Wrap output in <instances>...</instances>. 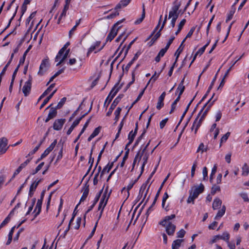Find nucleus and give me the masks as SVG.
<instances>
[{"label": "nucleus", "instance_id": "f257e3e1", "mask_svg": "<svg viewBox=\"0 0 249 249\" xmlns=\"http://www.w3.org/2000/svg\"><path fill=\"white\" fill-rule=\"evenodd\" d=\"M147 182H145V183H143L142 184V186L141 187V188H140V191H139V195H138L137 198L135 200V203H137L138 201H139L140 200V199L142 197V195H143V194H144V196H143V198L142 199V200L136 207V209L134 210V212H135L136 211V210L138 209V208L141 205V204L142 203V202H143V201L144 200V199H145V198L146 196V195L147 194V193H148V189H149V187H148V188L147 189V190L145 191V189H146V188L147 187Z\"/></svg>", "mask_w": 249, "mask_h": 249}, {"label": "nucleus", "instance_id": "f03ea898", "mask_svg": "<svg viewBox=\"0 0 249 249\" xmlns=\"http://www.w3.org/2000/svg\"><path fill=\"white\" fill-rule=\"evenodd\" d=\"M119 84V81L115 84V85L113 87L112 89L111 90L110 92H109L108 96L107 97V99L105 101V104L107 103V101H108V103L107 104V106L110 104V103L111 102L113 98L114 97V96L116 95V94L118 93L119 90L121 89L123 84H121L120 86H118Z\"/></svg>", "mask_w": 249, "mask_h": 249}, {"label": "nucleus", "instance_id": "7ed1b4c3", "mask_svg": "<svg viewBox=\"0 0 249 249\" xmlns=\"http://www.w3.org/2000/svg\"><path fill=\"white\" fill-rule=\"evenodd\" d=\"M178 0H176L174 2L175 4L171 9V10L169 12L168 18H171L172 17H178L179 13L181 12V10H179V8L181 5L180 2L177 3Z\"/></svg>", "mask_w": 249, "mask_h": 249}, {"label": "nucleus", "instance_id": "20e7f679", "mask_svg": "<svg viewBox=\"0 0 249 249\" xmlns=\"http://www.w3.org/2000/svg\"><path fill=\"white\" fill-rule=\"evenodd\" d=\"M123 94H120L113 101V103L111 104L108 111L107 112L106 115L107 116H109L113 110L114 109L115 107L117 106V105L118 104V103L121 101V99L124 97Z\"/></svg>", "mask_w": 249, "mask_h": 249}, {"label": "nucleus", "instance_id": "39448f33", "mask_svg": "<svg viewBox=\"0 0 249 249\" xmlns=\"http://www.w3.org/2000/svg\"><path fill=\"white\" fill-rule=\"evenodd\" d=\"M49 67V61L48 59H43L39 67V70L38 71V74L42 75L46 72Z\"/></svg>", "mask_w": 249, "mask_h": 249}, {"label": "nucleus", "instance_id": "423d86ee", "mask_svg": "<svg viewBox=\"0 0 249 249\" xmlns=\"http://www.w3.org/2000/svg\"><path fill=\"white\" fill-rule=\"evenodd\" d=\"M32 78L31 76H29V79L26 81L23 87L22 92L25 96H27L31 89Z\"/></svg>", "mask_w": 249, "mask_h": 249}, {"label": "nucleus", "instance_id": "0eeeda50", "mask_svg": "<svg viewBox=\"0 0 249 249\" xmlns=\"http://www.w3.org/2000/svg\"><path fill=\"white\" fill-rule=\"evenodd\" d=\"M150 143V140L146 144V145L144 147V148L142 150V151H141V150L138 151V152L137 153V154H136V156H135V157L134 158V161H133V162L132 169L134 168L135 164H136V162L137 160H138L139 162L141 160L142 157L143 155L144 152L146 150V149L148 147V146L149 145Z\"/></svg>", "mask_w": 249, "mask_h": 249}, {"label": "nucleus", "instance_id": "6e6552de", "mask_svg": "<svg viewBox=\"0 0 249 249\" xmlns=\"http://www.w3.org/2000/svg\"><path fill=\"white\" fill-rule=\"evenodd\" d=\"M82 191H83V195L80 198L79 204L81 202L86 200L89 193V185L88 184V181L84 184V185L82 188Z\"/></svg>", "mask_w": 249, "mask_h": 249}, {"label": "nucleus", "instance_id": "1a4fd4ad", "mask_svg": "<svg viewBox=\"0 0 249 249\" xmlns=\"http://www.w3.org/2000/svg\"><path fill=\"white\" fill-rule=\"evenodd\" d=\"M121 28V26L118 27L117 29H115V28L112 27L110 32L107 36L106 38V42L109 41H112L115 36L117 35L118 32L119 30Z\"/></svg>", "mask_w": 249, "mask_h": 249}, {"label": "nucleus", "instance_id": "9d476101", "mask_svg": "<svg viewBox=\"0 0 249 249\" xmlns=\"http://www.w3.org/2000/svg\"><path fill=\"white\" fill-rule=\"evenodd\" d=\"M164 227L166 229V232L168 235L172 236L174 235L176 228L174 224H172L171 222H169Z\"/></svg>", "mask_w": 249, "mask_h": 249}, {"label": "nucleus", "instance_id": "9b49d317", "mask_svg": "<svg viewBox=\"0 0 249 249\" xmlns=\"http://www.w3.org/2000/svg\"><path fill=\"white\" fill-rule=\"evenodd\" d=\"M7 139L5 137H2L0 139V154H4L7 150L6 148L7 145Z\"/></svg>", "mask_w": 249, "mask_h": 249}, {"label": "nucleus", "instance_id": "f8f14e48", "mask_svg": "<svg viewBox=\"0 0 249 249\" xmlns=\"http://www.w3.org/2000/svg\"><path fill=\"white\" fill-rule=\"evenodd\" d=\"M66 122L65 119H57L53 124V128L55 130H60Z\"/></svg>", "mask_w": 249, "mask_h": 249}, {"label": "nucleus", "instance_id": "ddd939ff", "mask_svg": "<svg viewBox=\"0 0 249 249\" xmlns=\"http://www.w3.org/2000/svg\"><path fill=\"white\" fill-rule=\"evenodd\" d=\"M204 185L202 183H200L199 186H195L193 191H192V193L194 195L195 197L196 196L197 197L198 195L204 191Z\"/></svg>", "mask_w": 249, "mask_h": 249}, {"label": "nucleus", "instance_id": "4468645a", "mask_svg": "<svg viewBox=\"0 0 249 249\" xmlns=\"http://www.w3.org/2000/svg\"><path fill=\"white\" fill-rule=\"evenodd\" d=\"M108 199L109 198H108L106 196H105V195L102 196V198L100 200L99 206H98V210L99 211H100V210H102V211H104V209L107 203Z\"/></svg>", "mask_w": 249, "mask_h": 249}, {"label": "nucleus", "instance_id": "2eb2a0df", "mask_svg": "<svg viewBox=\"0 0 249 249\" xmlns=\"http://www.w3.org/2000/svg\"><path fill=\"white\" fill-rule=\"evenodd\" d=\"M57 143V140H54L51 144L42 154V158L46 157L54 148Z\"/></svg>", "mask_w": 249, "mask_h": 249}, {"label": "nucleus", "instance_id": "dca6fc26", "mask_svg": "<svg viewBox=\"0 0 249 249\" xmlns=\"http://www.w3.org/2000/svg\"><path fill=\"white\" fill-rule=\"evenodd\" d=\"M176 215L175 214H172L170 215L166 216L164 217L163 220L160 222L159 224L163 227H165L166 225L170 222V220L175 218Z\"/></svg>", "mask_w": 249, "mask_h": 249}, {"label": "nucleus", "instance_id": "f3484780", "mask_svg": "<svg viewBox=\"0 0 249 249\" xmlns=\"http://www.w3.org/2000/svg\"><path fill=\"white\" fill-rule=\"evenodd\" d=\"M166 95L165 91L163 92L160 96L159 97L158 102L157 105V108L160 109L164 106L163 101Z\"/></svg>", "mask_w": 249, "mask_h": 249}, {"label": "nucleus", "instance_id": "a211bd4d", "mask_svg": "<svg viewBox=\"0 0 249 249\" xmlns=\"http://www.w3.org/2000/svg\"><path fill=\"white\" fill-rule=\"evenodd\" d=\"M131 0H121L120 2L117 4L115 9L117 10L120 9L123 7L126 6L131 1Z\"/></svg>", "mask_w": 249, "mask_h": 249}, {"label": "nucleus", "instance_id": "6ab92c4d", "mask_svg": "<svg viewBox=\"0 0 249 249\" xmlns=\"http://www.w3.org/2000/svg\"><path fill=\"white\" fill-rule=\"evenodd\" d=\"M57 89L53 90L51 94H50L43 102L40 107V109H42L44 106L49 102V101L52 98L54 94L56 92Z\"/></svg>", "mask_w": 249, "mask_h": 249}, {"label": "nucleus", "instance_id": "aec40b11", "mask_svg": "<svg viewBox=\"0 0 249 249\" xmlns=\"http://www.w3.org/2000/svg\"><path fill=\"white\" fill-rule=\"evenodd\" d=\"M222 204V201L219 198H215L213 202L212 207L213 210L217 209Z\"/></svg>", "mask_w": 249, "mask_h": 249}, {"label": "nucleus", "instance_id": "412c9836", "mask_svg": "<svg viewBox=\"0 0 249 249\" xmlns=\"http://www.w3.org/2000/svg\"><path fill=\"white\" fill-rule=\"evenodd\" d=\"M207 112H206V111H204L203 112V114L202 115H201L199 120L197 122V124H196V128H195V133L196 134V132H197V131L198 129V128L200 127L201 124V123L202 122V121L203 120V119H204V118L205 117L206 115H207Z\"/></svg>", "mask_w": 249, "mask_h": 249}, {"label": "nucleus", "instance_id": "4be33fe9", "mask_svg": "<svg viewBox=\"0 0 249 249\" xmlns=\"http://www.w3.org/2000/svg\"><path fill=\"white\" fill-rule=\"evenodd\" d=\"M225 211H226V206L225 205H223L222 206L221 209L219 210L218 211L216 216L214 217V219L217 220V219L220 218L224 214V213H225Z\"/></svg>", "mask_w": 249, "mask_h": 249}, {"label": "nucleus", "instance_id": "5701e85b", "mask_svg": "<svg viewBox=\"0 0 249 249\" xmlns=\"http://www.w3.org/2000/svg\"><path fill=\"white\" fill-rule=\"evenodd\" d=\"M217 78V74H215V75L214 76V78H213L212 82H211V84L210 85V86H209L208 89V90L207 91L206 93H205V94L203 96V97H202V100H204L206 97L207 96H208L209 93L210 92V90H211V89L213 88V87L214 84V82L215 81H216V79Z\"/></svg>", "mask_w": 249, "mask_h": 249}, {"label": "nucleus", "instance_id": "b1692460", "mask_svg": "<svg viewBox=\"0 0 249 249\" xmlns=\"http://www.w3.org/2000/svg\"><path fill=\"white\" fill-rule=\"evenodd\" d=\"M183 241L182 239H177L174 241L172 245V249H178Z\"/></svg>", "mask_w": 249, "mask_h": 249}, {"label": "nucleus", "instance_id": "393cba45", "mask_svg": "<svg viewBox=\"0 0 249 249\" xmlns=\"http://www.w3.org/2000/svg\"><path fill=\"white\" fill-rule=\"evenodd\" d=\"M114 162H111L110 164H108L103 169V170L101 172L100 177H102L103 175L104 174V173L107 172V173L109 172V171L111 170L112 167L113 166Z\"/></svg>", "mask_w": 249, "mask_h": 249}, {"label": "nucleus", "instance_id": "a878e982", "mask_svg": "<svg viewBox=\"0 0 249 249\" xmlns=\"http://www.w3.org/2000/svg\"><path fill=\"white\" fill-rule=\"evenodd\" d=\"M59 146L60 147V149L57 156L56 162H57L59 160H60L63 157V144L62 143L61 145H60V143H59L57 145V148H58Z\"/></svg>", "mask_w": 249, "mask_h": 249}, {"label": "nucleus", "instance_id": "bb28decb", "mask_svg": "<svg viewBox=\"0 0 249 249\" xmlns=\"http://www.w3.org/2000/svg\"><path fill=\"white\" fill-rule=\"evenodd\" d=\"M235 12V5H232L231 6V10L229 12V13L228 14V17L226 20V22H228L229 21H230L232 18L233 15H234Z\"/></svg>", "mask_w": 249, "mask_h": 249}, {"label": "nucleus", "instance_id": "cd10ccee", "mask_svg": "<svg viewBox=\"0 0 249 249\" xmlns=\"http://www.w3.org/2000/svg\"><path fill=\"white\" fill-rule=\"evenodd\" d=\"M41 181L42 179H39L38 180H36L35 182H34L30 186L29 191L32 192H35L39 183L41 182Z\"/></svg>", "mask_w": 249, "mask_h": 249}, {"label": "nucleus", "instance_id": "c85d7f7f", "mask_svg": "<svg viewBox=\"0 0 249 249\" xmlns=\"http://www.w3.org/2000/svg\"><path fill=\"white\" fill-rule=\"evenodd\" d=\"M57 108L56 107H51L50 109L49 113L48 114L49 118L53 119L54 118L57 114Z\"/></svg>", "mask_w": 249, "mask_h": 249}, {"label": "nucleus", "instance_id": "c756f323", "mask_svg": "<svg viewBox=\"0 0 249 249\" xmlns=\"http://www.w3.org/2000/svg\"><path fill=\"white\" fill-rule=\"evenodd\" d=\"M145 17V12L144 5L143 4V5H142V12L141 18H140L139 19H138L137 20H136L135 21V24H139L140 23H141L142 21V20H143V19Z\"/></svg>", "mask_w": 249, "mask_h": 249}, {"label": "nucleus", "instance_id": "7c9ffc66", "mask_svg": "<svg viewBox=\"0 0 249 249\" xmlns=\"http://www.w3.org/2000/svg\"><path fill=\"white\" fill-rule=\"evenodd\" d=\"M31 47H32L31 45H30L29 46V47L27 48V49L25 51V52L23 54L22 57L19 60V65H22L24 63L27 54L29 52V51L30 50Z\"/></svg>", "mask_w": 249, "mask_h": 249}, {"label": "nucleus", "instance_id": "2f4dec72", "mask_svg": "<svg viewBox=\"0 0 249 249\" xmlns=\"http://www.w3.org/2000/svg\"><path fill=\"white\" fill-rule=\"evenodd\" d=\"M79 124V122H78V120H75L72 123V125L71 126L70 128L68 129V130L67 132V134L68 135H69L73 129L76 127L78 124Z\"/></svg>", "mask_w": 249, "mask_h": 249}, {"label": "nucleus", "instance_id": "473e14b6", "mask_svg": "<svg viewBox=\"0 0 249 249\" xmlns=\"http://www.w3.org/2000/svg\"><path fill=\"white\" fill-rule=\"evenodd\" d=\"M169 197V196L167 194V192H165L164 194V195H163V198H162V207L163 209H164L166 211H168V209H167V207H165V202L166 201V200L167 199V198H168Z\"/></svg>", "mask_w": 249, "mask_h": 249}, {"label": "nucleus", "instance_id": "72a5a7b5", "mask_svg": "<svg viewBox=\"0 0 249 249\" xmlns=\"http://www.w3.org/2000/svg\"><path fill=\"white\" fill-rule=\"evenodd\" d=\"M97 224H98V221H97L95 223V225L94 227V228H93L90 234H89V237H88V238L87 239V240H86L85 242L84 243V245H83V246L82 247V248H81V249H82L84 246L85 245V244H86V243L87 242V241L88 240H89V239L91 238L93 236L94 233H95V231H96V227H97Z\"/></svg>", "mask_w": 249, "mask_h": 249}, {"label": "nucleus", "instance_id": "f704fd0d", "mask_svg": "<svg viewBox=\"0 0 249 249\" xmlns=\"http://www.w3.org/2000/svg\"><path fill=\"white\" fill-rule=\"evenodd\" d=\"M70 51V50L69 49L66 50L65 53L64 54L63 57L61 59V60L58 62V63L56 64V66H58L61 65L64 61L67 58L68 54Z\"/></svg>", "mask_w": 249, "mask_h": 249}, {"label": "nucleus", "instance_id": "c9c22d12", "mask_svg": "<svg viewBox=\"0 0 249 249\" xmlns=\"http://www.w3.org/2000/svg\"><path fill=\"white\" fill-rule=\"evenodd\" d=\"M214 95V93L213 94L212 98L204 105V106L201 109H203V110H204V109L205 108V107L207 106V107H209L210 109V108L211 107L213 106V103L215 102V101L216 100V99H215L213 101H212V102H211V100L212 99V98H213V96Z\"/></svg>", "mask_w": 249, "mask_h": 249}, {"label": "nucleus", "instance_id": "e433bc0d", "mask_svg": "<svg viewBox=\"0 0 249 249\" xmlns=\"http://www.w3.org/2000/svg\"><path fill=\"white\" fill-rule=\"evenodd\" d=\"M66 49H65L64 47H63L58 52L57 55L55 57V61H57L59 58H60L61 56L66 51Z\"/></svg>", "mask_w": 249, "mask_h": 249}, {"label": "nucleus", "instance_id": "4c0bfd02", "mask_svg": "<svg viewBox=\"0 0 249 249\" xmlns=\"http://www.w3.org/2000/svg\"><path fill=\"white\" fill-rule=\"evenodd\" d=\"M66 49H65L64 47H63L58 52L57 55L55 57V61H57L59 58H60L61 56L66 51Z\"/></svg>", "mask_w": 249, "mask_h": 249}, {"label": "nucleus", "instance_id": "58836bf2", "mask_svg": "<svg viewBox=\"0 0 249 249\" xmlns=\"http://www.w3.org/2000/svg\"><path fill=\"white\" fill-rule=\"evenodd\" d=\"M66 49H65L64 47H63L58 52L57 55L55 57V61H57L59 58H60L61 56L66 51Z\"/></svg>", "mask_w": 249, "mask_h": 249}, {"label": "nucleus", "instance_id": "ea45409f", "mask_svg": "<svg viewBox=\"0 0 249 249\" xmlns=\"http://www.w3.org/2000/svg\"><path fill=\"white\" fill-rule=\"evenodd\" d=\"M66 49H65L64 47H63L58 52L57 55L55 57V61H57L59 58H60L61 56L66 51Z\"/></svg>", "mask_w": 249, "mask_h": 249}, {"label": "nucleus", "instance_id": "a19ab883", "mask_svg": "<svg viewBox=\"0 0 249 249\" xmlns=\"http://www.w3.org/2000/svg\"><path fill=\"white\" fill-rule=\"evenodd\" d=\"M145 133H146V130L144 129L142 134L137 139L136 141H135V143L133 145V147H136V146H137L139 144L140 142L142 139V138L143 137Z\"/></svg>", "mask_w": 249, "mask_h": 249}, {"label": "nucleus", "instance_id": "79ce46f5", "mask_svg": "<svg viewBox=\"0 0 249 249\" xmlns=\"http://www.w3.org/2000/svg\"><path fill=\"white\" fill-rule=\"evenodd\" d=\"M18 6H17L16 8V10H15V12L14 13V14H13V16H12V17L11 18V19L9 20V21L8 23V24H7V26L3 30V31L1 32L0 34L2 33L4 31H5L7 28H9V27L10 26V24L11 23V21H12V20L14 19V17H15L16 14H17V11H18Z\"/></svg>", "mask_w": 249, "mask_h": 249}, {"label": "nucleus", "instance_id": "37998d69", "mask_svg": "<svg viewBox=\"0 0 249 249\" xmlns=\"http://www.w3.org/2000/svg\"><path fill=\"white\" fill-rule=\"evenodd\" d=\"M217 170V165L215 164L211 171V175L210 176V181L212 183L213 178V176L215 175Z\"/></svg>", "mask_w": 249, "mask_h": 249}, {"label": "nucleus", "instance_id": "c03bdc74", "mask_svg": "<svg viewBox=\"0 0 249 249\" xmlns=\"http://www.w3.org/2000/svg\"><path fill=\"white\" fill-rule=\"evenodd\" d=\"M220 191V187L219 186L216 185L215 184L213 185L211 189V194L213 195H214L217 192H219Z\"/></svg>", "mask_w": 249, "mask_h": 249}, {"label": "nucleus", "instance_id": "a18cd8bd", "mask_svg": "<svg viewBox=\"0 0 249 249\" xmlns=\"http://www.w3.org/2000/svg\"><path fill=\"white\" fill-rule=\"evenodd\" d=\"M230 238V234L227 231L224 232L222 235H220V239L228 242Z\"/></svg>", "mask_w": 249, "mask_h": 249}, {"label": "nucleus", "instance_id": "49530a36", "mask_svg": "<svg viewBox=\"0 0 249 249\" xmlns=\"http://www.w3.org/2000/svg\"><path fill=\"white\" fill-rule=\"evenodd\" d=\"M197 197H195V196L192 193V191H191L190 192V195L188 198V199H187V203H190L191 202H192L193 204L194 203V200Z\"/></svg>", "mask_w": 249, "mask_h": 249}, {"label": "nucleus", "instance_id": "de8ad7c7", "mask_svg": "<svg viewBox=\"0 0 249 249\" xmlns=\"http://www.w3.org/2000/svg\"><path fill=\"white\" fill-rule=\"evenodd\" d=\"M230 135V132H228L224 135L223 136V137L221 138V139L220 140V146H221L222 143L223 142H226V141L228 139Z\"/></svg>", "mask_w": 249, "mask_h": 249}, {"label": "nucleus", "instance_id": "09e8293b", "mask_svg": "<svg viewBox=\"0 0 249 249\" xmlns=\"http://www.w3.org/2000/svg\"><path fill=\"white\" fill-rule=\"evenodd\" d=\"M197 94V93H196ZM196 94L195 95V96L193 97V98L190 101V102L189 103V104H188L185 111H184L183 113L182 114V119H183L184 116H185L186 113L187 112L189 108V107L190 106H191V104L192 103V102H193L194 100L195 99L196 96Z\"/></svg>", "mask_w": 249, "mask_h": 249}, {"label": "nucleus", "instance_id": "8fccbe9b", "mask_svg": "<svg viewBox=\"0 0 249 249\" xmlns=\"http://www.w3.org/2000/svg\"><path fill=\"white\" fill-rule=\"evenodd\" d=\"M242 175L243 176H247L249 173V167L247 165V163H245L242 167Z\"/></svg>", "mask_w": 249, "mask_h": 249}, {"label": "nucleus", "instance_id": "3c124183", "mask_svg": "<svg viewBox=\"0 0 249 249\" xmlns=\"http://www.w3.org/2000/svg\"><path fill=\"white\" fill-rule=\"evenodd\" d=\"M183 47H182L180 45L179 47H178V50L176 51V52L175 53V55L176 56V61H178L180 54L181 53V52L183 51Z\"/></svg>", "mask_w": 249, "mask_h": 249}, {"label": "nucleus", "instance_id": "603ef678", "mask_svg": "<svg viewBox=\"0 0 249 249\" xmlns=\"http://www.w3.org/2000/svg\"><path fill=\"white\" fill-rule=\"evenodd\" d=\"M42 202H43V201L41 200V199H38V200L37 201V203H36V208H35V210L34 211V213L36 210H37L38 211H41V206H42Z\"/></svg>", "mask_w": 249, "mask_h": 249}, {"label": "nucleus", "instance_id": "864d4df0", "mask_svg": "<svg viewBox=\"0 0 249 249\" xmlns=\"http://www.w3.org/2000/svg\"><path fill=\"white\" fill-rule=\"evenodd\" d=\"M55 84L53 83L46 90H45V91L43 93V96H46L52 90L53 88L54 87Z\"/></svg>", "mask_w": 249, "mask_h": 249}, {"label": "nucleus", "instance_id": "5fc2aeb1", "mask_svg": "<svg viewBox=\"0 0 249 249\" xmlns=\"http://www.w3.org/2000/svg\"><path fill=\"white\" fill-rule=\"evenodd\" d=\"M136 135V134L133 133L132 130L129 132L128 136V139L129 140V143H132Z\"/></svg>", "mask_w": 249, "mask_h": 249}, {"label": "nucleus", "instance_id": "6e6d98bb", "mask_svg": "<svg viewBox=\"0 0 249 249\" xmlns=\"http://www.w3.org/2000/svg\"><path fill=\"white\" fill-rule=\"evenodd\" d=\"M66 101V97H63L62 98L60 101L58 103L57 106L56 107V108L57 109H59L61 107H62V106L64 105V104H65V102Z\"/></svg>", "mask_w": 249, "mask_h": 249}, {"label": "nucleus", "instance_id": "4d7b16f0", "mask_svg": "<svg viewBox=\"0 0 249 249\" xmlns=\"http://www.w3.org/2000/svg\"><path fill=\"white\" fill-rule=\"evenodd\" d=\"M24 230V229L23 228H20L18 232L17 233L16 235H15V236L14 237V241L15 242H17L18 241V238H19V235H20V234Z\"/></svg>", "mask_w": 249, "mask_h": 249}, {"label": "nucleus", "instance_id": "13d9d810", "mask_svg": "<svg viewBox=\"0 0 249 249\" xmlns=\"http://www.w3.org/2000/svg\"><path fill=\"white\" fill-rule=\"evenodd\" d=\"M202 174H203V179L204 180H207L208 178V170L206 167H204L202 170Z\"/></svg>", "mask_w": 249, "mask_h": 249}, {"label": "nucleus", "instance_id": "bf43d9fd", "mask_svg": "<svg viewBox=\"0 0 249 249\" xmlns=\"http://www.w3.org/2000/svg\"><path fill=\"white\" fill-rule=\"evenodd\" d=\"M159 74H158L157 75V72H155L154 74L153 75V76H152V77L150 79V80H149V81L148 82L147 85V86L149 85V84L150 83V82L151 81H152V83H154L155 82V81L157 80V79L158 78V77H159Z\"/></svg>", "mask_w": 249, "mask_h": 249}, {"label": "nucleus", "instance_id": "052dcab7", "mask_svg": "<svg viewBox=\"0 0 249 249\" xmlns=\"http://www.w3.org/2000/svg\"><path fill=\"white\" fill-rule=\"evenodd\" d=\"M10 220V217L9 215H8L5 219L2 222V223L0 225V228H2L6 224H7Z\"/></svg>", "mask_w": 249, "mask_h": 249}, {"label": "nucleus", "instance_id": "680f3d73", "mask_svg": "<svg viewBox=\"0 0 249 249\" xmlns=\"http://www.w3.org/2000/svg\"><path fill=\"white\" fill-rule=\"evenodd\" d=\"M186 231L183 229H181L177 233V237L178 238H182L184 237Z\"/></svg>", "mask_w": 249, "mask_h": 249}, {"label": "nucleus", "instance_id": "e2e57ef3", "mask_svg": "<svg viewBox=\"0 0 249 249\" xmlns=\"http://www.w3.org/2000/svg\"><path fill=\"white\" fill-rule=\"evenodd\" d=\"M108 186H107L105 189V192L103 195H105L107 198H109L110 196V194L112 192V190H110V191L108 193Z\"/></svg>", "mask_w": 249, "mask_h": 249}, {"label": "nucleus", "instance_id": "0e129e2a", "mask_svg": "<svg viewBox=\"0 0 249 249\" xmlns=\"http://www.w3.org/2000/svg\"><path fill=\"white\" fill-rule=\"evenodd\" d=\"M119 15V12L117 11H115L114 12H112V13H111L110 14L108 15L107 17V18L108 19L113 18H115V17H116L117 16H118Z\"/></svg>", "mask_w": 249, "mask_h": 249}, {"label": "nucleus", "instance_id": "69168bd1", "mask_svg": "<svg viewBox=\"0 0 249 249\" xmlns=\"http://www.w3.org/2000/svg\"><path fill=\"white\" fill-rule=\"evenodd\" d=\"M101 126H98V127L96 128L93 132L92 133V135L95 137H96L97 135H98V134L100 133V130H101Z\"/></svg>", "mask_w": 249, "mask_h": 249}, {"label": "nucleus", "instance_id": "338daca9", "mask_svg": "<svg viewBox=\"0 0 249 249\" xmlns=\"http://www.w3.org/2000/svg\"><path fill=\"white\" fill-rule=\"evenodd\" d=\"M199 151H201L202 152L207 151V148H204V145L203 143H201L199 144L197 150V152H198Z\"/></svg>", "mask_w": 249, "mask_h": 249}, {"label": "nucleus", "instance_id": "774afa93", "mask_svg": "<svg viewBox=\"0 0 249 249\" xmlns=\"http://www.w3.org/2000/svg\"><path fill=\"white\" fill-rule=\"evenodd\" d=\"M240 195L245 201L249 202V198L248 197L247 194L241 193V194H240Z\"/></svg>", "mask_w": 249, "mask_h": 249}]
</instances>
